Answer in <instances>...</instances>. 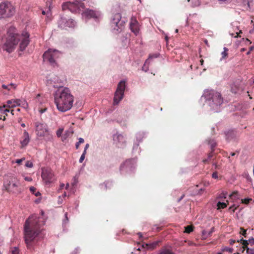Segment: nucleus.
I'll list each match as a JSON object with an SVG mask.
<instances>
[{
  "instance_id": "obj_1",
  "label": "nucleus",
  "mask_w": 254,
  "mask_h": 254,
  "mask_svg": "<svg viewBox=\"0 0 254 254\" xmlns=\"http://www.w3.org/2000/svg\"><path fill=\"white\" fill-rule=\"evenodd\" d=\"M8 36L4 43L2 49L8 53L12 52L17 44L19 43V50L24 51L29 43V34L26 31L21 34L15 33V29L10 27L8 31Z\"/></svg>"
},
{
  "instance_id": "obj_2",
  "label": "nucleus",
  "mask_w": 254,
  "mask_h": 254,
  "mask_svg": "<svg viewBox=\"0 0 254 254\" xmlns=\"http://www.w3.org/2000/svg\"><path fill=\"white\" fill-rule=\"evenodd\" d=\"M59 87L54 93L55 104L58 111L65 112L72 107L74 98L68 88L61 85Z\"/></svg>"
},
{
  "instance_id": "obj_3",
  "label": "nucleus",
  "mask_w": 254,
  "mask_h": 254,
  "mask_svg": "<svg viewBox=\"0 0 254 254\" xmlns=\"http://www.w3.org/2000/svg\"><path fill=\"white\" fill-rule=\"evenodd\" d=\"M40 218L36 215H31L25 221L24 226L25 242L28 249H31L32 241L41 232V226L44 224L42 221L41 223Z\"/></svg>"
},
{
  "instance_id": "obj_4",
  "label": "nucleus",
  "mask_w": 254,
  "mask_h": 254,
  "mask_svg": "<svg viewBox=\"0 0 254 254\" xmlns=\"http://www.w3.org/2000/svg\"><path fill=\"white\" fill-rule=\"evenodd\" d=\"M201 100H204L205 105L208 106L214 112H219L223 103V98L220 93L212 89L204 90L201 96Z\"/></svg>"
},
{
  "instance_id": "obj_5",
  "label": "nucleus",
  "mask_w": 254,
  "mask_h": 254,
  "mask_svg": "<svg viewBox=\"0 0 254 254\" xmlns=\"http://www.w3.org/2000/svg\"><path fill=\"white\" fill-rule=\"evenodd\" d=\"M14 13L15 8L10 2L5 1L0 3V18L10 17Z\"/></svg>"
},
{
  "instance_id": "obj_6",
  "label": "nucleus",
  "mask_w": 254,
  "mask_h": 254,
  "mask_svg": "<svg viewBox=\"0 0 254 254\" xmlns=\"http://www.w3.org/2000/svg\"><path fill=\"white\" fill-rule=\"evenodd\" d=\"M84 8V4L78 0L74 2L67 1L62 4L63 10H68L72 13H79Z\"/></svg>"
},
{
  "instance_id": "obj_7",
  "label": "nucleus",
  "mask_w": 254,
  "mask_h": 254,
  "mask_svg": "<svg viewBox=\"0 0 254 254\" xmlns=\"http://www.w3.org/2000/svg\"><path fill=\"white\" fill-rule=\"evenodd\" d=\"M20 183L19 181L15 177L10 178L4 183V187L9 192L18 193L20 192Z\"/></svg>"
},
{
  "instance_id": "obj_8",
  "label": "nucleus",
  "mask_w": 254,
  "mask_h": 254,
  "mask_svg": "<svg viewBox=\"0 0 254 254\" xmlns=\"http://www.w3.org/2000/svg\"><path fill=\"white\" fill-rule=\"evenodd\" d=\"M126 87V81L125 80H122L119 82L114 97L113 104L114 105H118L123 99Z\"/></svg>"
},
{
  "instance_id": "obj_9",
  "label": "nucleus",
  "mask_w": 254,
  "mask_h": 254,
  "mask_svg": "<svg viewBox=\"0 0 254 254\" xmlns=\"http://www.w3.org/2000/svg\"><path fill=\"white\" fill-rule=\"evenodd\" d=\"M58 25L60 28L67 29L74 28L76 26V22L71 18L62 16L58 21Z\"/></svg>"
},
{
  "instance_id": "obj_10",
  "label": "nucleus",
  "mask_w": 254,
  "mask_h": 254,
  "mask_svg": "<svg viewBox=\"0 0 254 254\" xmlns=\"http://www.w3.org/2000/svg\"><path fill=\"white\" fill-rule=\"evenodd\" d=\"M61 53L55 49H49L43 55L44 61L49 62L51 64H55L56 60L59 58Z\"/></svg>"
},
{
  "instance_id": "obj_11",
  "label": "nucleus",
  "mask_w": 254,
  "mask_h": 254,
  "mask_svg": "<svg viewBox=\"0 0 254 254\" xmlns=\"http://www.w3.org/2000/svg\"><path fill=\"white\" fill-rule=\"evenodd\" d=\"M122 16L120 13L115 14L111 21L112 30L115 32H121L124 27V23L121 21Z\"/></svg>"
},
{
  "instance_id": "obj_12",
  "label": "nucleus",
  "mask_w": 254,
  "mask_h": 254,
  "mask_svg": "<svg viewBox=\"0 0 254 254\" xmlns=\"http://www.w3.org/2000/svg\"><path fill=\"white\" fill-rule=\"evenodd\" d=\"M41 177L46 185H50L56 181L54 173L50 169H42Z\"/></svg>"
},
{
  "instance_id": "obj_13",
  "label": "nucleus",
  "mask_w": 254,
  "mask_h": 254,
  "mask_svg": "<svg viewBox=\"0 0 254 254\" xmlns=\"http://www.w3.org/2000/svg\"><path fill=\"white\" fill-rule=\"evenodd\" d=\"M136 159L131 158L127 160L120 166V170L122 172L131 173L132 172L136 167Z\"/></svg>"
},
{
  "instance_id": "obj_14",
  "label": "nucleus",
  "mask_w": 254,
  "mask_h": 254,
  "mask_svg": "<svg viewBox=\"0 0 254 254\" xmlns=\"http://www.w3.org/2000/svg\"><path fill=\"white\" fill-rule=\"evenodd\" d=\"M82 17L84 19L94 18L96 21H97L101 18L102 14L99 11L88 8L82 13Z\"/></svg>"
},
{
  "instance_id": "obj_15",
  "label": "nucleus",
  "mask_w": 254,
  "mask_h": 254,
  "mask_svg": "<svg viewBox=\"0 0 254 254\" xmlns=\"http://www.w3.org/2000/svg\"><path fill=\"white\" fill-rule=\"evenodd\" d=\"M35 130L36 135L39 137H43L48 132V128L46 124L36 122L35 123Z\"/></svg>"
},
{
  "instance_id": "obj_16",
  "label": "nucleus",
  "mask_w": 254,
  "mask_h": 254,
  "mask_svg": "<svg viewBox=\"0 0 254 254\" xmlns=\"http://www.w3.org/2000/svg\"><path fill=\"white\" fill-rule=\"evenodd\" d=\"M113 138L114 143L118 147L123 148L125 146L126 139L122 134L117 132L113 135Z\"/></svg>"
},
{
  "instance_id": "obj_17",
  "label": "nucleus",
  "mask_w": 254,
  "mask_h": 254,
  "mask_svg": "<svg viewBox=\"0 0 254 254\" xmlns=\"http://www.w3.org/2000/svg\"><path fill=\"white\" fill-rule=\"evenodd\" d=\"M237 3L244 6L247 10H254V0H237Z\"/></svg>"
},
{
  "instance_id": "obj_18",
  "label": "nucleus",
  "mask_w": 254,
  "mask_h": 254,
  "mask_svg": "<svg viewBox=\"0 0 254 254\" xmlns=\"http://www.w3.org/2000/svg\"><path fill=\"white\" fill-rule=\"evenodd\" d=\"M231 26L233 29V32L230 31V35L234 38L240 37V34L242 33V31L239 29L238 23L237 22H233L231 24Z\"/></svg>"
},
{
  "instance_id": "obj_19",
  "label": "nucleus",
  "mask_w": 254,
  "mask_h": 254,
  "mask_svg": "<svg viewBox=\"0 0 254 254\" xmlns=\"http://www.w3.org/2000/svg\"><path fill=\"white\" fill-rule=\"evenodd\" d=\"M51 82V84H53V86L55 88H59L60 85H61L62 87H63L64 84V80L63 79L60 78L58 76H54L52 77L50 80Z\"/></svg>"
},
{
  "instance_id": "obj_20",
  "label": "nucleus",
  "mask_w": 254,
  "mask_h": 254,
  "mask_svg": "<svg viewBox=\"0 0 254 254\" xmlns=\"http://www.w3.org/2000/svg\"><path fill=\"white\" fill-rule=\"evenodd\" d=\"M130 29L131 31L137 35L139 33L138 23L135 18H131L130 22Z\"/></svg>"
},
{
  "instance_id": "obj_21",
  "label": "nucleus",
  "mask_w": 254,
  "mask_h": 254,
  "mask_svg": "<svg viewBox=\"0 0 254 254\" xmlns=\"http://www.w3.org/2000/svg\"><path fill=\"white\" fill-rule=\"evenodd\" d=\"M30 140V137L28 132L26 130H24L23 132V136L21 137L20 143L21 147H24L26 146L29 143Z\"/></svg>"
},
{
  "instance_id": "obj_22",
  "label": "nucleus",
  "mask_w": 254,
  "mask_h": 254,
  "mask_svg": "<svg viewBox=\"0 0 254 254\" xmlns=\"http://www.w3.org/2000/svg\"><path fill=\"white\" fill-rule=\"evenodd\" d=\"M183 2L185 5L192 7L198 6L200 4L199 0H185Z\"/></svg>"
},
{
  "instance_id": "obj_23",
  "label": "nucleus",
  "mask_w": 254,
  "mask_h": 254,
  "mask_svg": "<svg viewBox=\"0 0 254 254\" xmlns=\"http://www.w3.org/2000/svg\"><path fill=\"white\" fill-rule=\"evenodd\" d=\"M20 100L19 99H11L6 101V107L14 108L20 106Z\"/></svg>"
},
{
  "instance_id": "obj_24",
  "label": "nucleus",
  "mask_w": 254,
  "mask_h": 254,
  "mask_svg": "<svg viewBox=\"0 0 254 254\" xmlns=\"http://www.w3.org/2000/svg\"><path fill=\"white\" fill-rule=\"evenodd\" d=\"M214 231V228H211L210 231L203 230L202 232V236L203 239H207L208 237L210 236L212 233Z\"/></svg>"
},
{
  "instance_id": "obj_25",
  "label": "nucleus",
  "mask_w": 254,
  "mask_h": 254,
  "mask_svg": "<svg viewBox=\"0 0 254 254\" xmlns=\"http://www.w3.org/2000/svg\"><path fill=\"white\" fill-rule=\"evenodd\" d=\"M240 241L242 242V243L244 245V246L246 247V248L247 247V245L249 244H251L252 245L254 244V238L253 237L249 239L248 240H245L242 239L240 240Z\"/></svg>"
},
{
  "instance_id": "obj_26",
  "label": "nucleus",
  "mask_w": 254,
  "mask_h": 254,
  "mask_svg": "<svg viewBox=\"0 0 254 254\" xmlns=\"http://www.w3.org/2000/svg\"><path fill=\"white\" fill-rule=\"evenodd\" d=\"M158 254H175L172 250L166 248H163L160 249Z\"/></svg>"
},
{
  "instance_id": "obj_27",
  "label": "nucleus",
  "mask_w": 254,
  "mask_h": 254,
  "mask_svg": "<svg viewBox=\"0 0 254 254\" xmlns=\"http://www.w3.org/2000/svg\"><path fill=\"white\" fill-rule=\"evenodd\" d=\"M145 136V133L143 131H139L136 134V142H140L142 141L143 137Z\"/></svg>"
},
{
  "instance_id": "obj_28",
  "label": "nucleus",
  "mask_w": 254,
  "mask_h": 254,
  "mask_svg": "<svg viewBox=\"0 0 254 254\" xmlns=\"http://www.w3.org/2000/svg\"><path fill=\"white\" fill-rule=\"evenodd\" d=\"M2 87L4 89L9 91L11 89H15L16 88V85L13 83H10L7 85L2 84Z\"/></svg>"
},
{
  "instance_id": "obj_29",
  "label": "nucleus",
  "mask_w": 254,
  "mask_h": 254,
  "mask_svg": "<svg viewBox=\"0 0 254 254\" xmlns=\"http://www.w3.org/2000/svg\"><path fill=\"white\" fill-rule=\"evenodd\" d=\"M44 137H45V140L47 142H51L53 140V135L49 131L46 132V134Z\"/></svg>"
},
{
  "instance_id": "obj_30",
  "label": "nucleus",
  "mask_w": 254,
  "mask_h": 254,
  "mask_svg": "<svg viewBox=\"0 0 254 254\" xmlns=\"http://www.w3.org/2000/svg\"><path fill=\"white\" fill-rule=\"evenodd\" d=\"M223 50V51L221 53L222 58H221L220 61L225 59L228 56V49L227 48L224 47Z\"/></svg>"
},
{
  "instance_id": "obj_31",
  "label": "nucleus",
  "mask_w": 254,
  "mask_h": 254,
  "mask_svg": "<svg viewBox=\"0 0 254 254\" xmlns=\"http://www.w3.org/2000/svg\"><path fill=\"white\" fill-rule=\"evenodd\" d=\"M227 204L225 202H222L220 201H218L217 203V209H223L226 207Z\"/></svg>"
},
{
  "instance_id": "obj_32",
  "label": "nucleus",
  "mask_w": 254,
  "mask_h": 254,
  "mask_svg": "<svg viewBox=\"0 0 254 254\" xmlns=\"http://www.w3.org/2000/svg\"><path fill=\"white\" fill-rule=\"evenodd\" d=\"M68 223V218L67 217V213L66 212L64 214V219L63 220V227H65L66 225Z\"/></svg>"
},
{
  "instance_id": "obj_33",
  "label": "nucleus",
  "mask_w": 254,
  "mask_h": 254,
  "mask_svg": "<svg viewBox=\"0 0 254 254\" xmlns=\"http://www.w3.org/2000/svg\"><path fill=\"white\" fill-rule=\"evenodd\" d=\"M242 202L245 204H249L251 202H254L253 200L251 198H245L241 199Z\"/></svg>"
},
{
  "instance_id": "obj_34",
  "label": "nucleus",
  "mask_w": 254,
  "mask_h": 254,
  "mask_svg": "<svg viewBox=\"0 0 254 254\" xmlns=\"http://www.w3.org/2000/svg\"><path fill=\"white\" fill-rule=\"evenodd\" d=\"M149 64V60H146L143 66L142 67V70L145 72H147L148 70V66H146V65H148Z\"/></svg>"
},
{
  "instance_id": "obj_35",
  "label": "nucleus",
  "mask_w": 254,
  "mask_h": 254,
  "mask_svg": "<svg viewBox=\"0 0 254 254\" xmlns=\"http://www.w3.org/2000/svg\"><path fill=\"white\" fill-rule=\"evenodd\" d=\"M84 142V140L83 138L79 137L78 138V141L76 142L75 144V148L76 149H78L80 144L83 143Z\"/></svg>"
},
{
  "instance_id": "obj_36",
  "label": "nucleus",
  "mask_w": 254,
  "mask_h": 254,
  "mask_svg": "<svg viewBox=\"0 0 254 254\" xmlns=\"http://www.w3.org/2000/svg\"><path fill=\"white\" fill-rule=\"evenodd\" d=\"M208 144L210 145L212 149H213L216 145V141L213 139H211L209 140Z\"/></svg>"
},
{
  "instance_id": "obj_37",
  "label": "nucleus",
  "mask_w": 254,
  "mask_h": 254,
  "mask_svg": "<svg viewBox=\"0 0 254 254\" xmlns=\"http://www.w3.org/2000/svg\"><path fill=\"white\" fill-rule=\"evenodd\" d=\"M193 231V227L191 226H187L185 227V232L190 233Z\"/></svg>"
},
{
  "instance_id": "obj_38",
  "label": "nucleus",
  "mask_w": 254,
  "mask_h": 254,
  "mask_svg": "<svg viewBox=\"0 0 254 254\" xmlns=\"http://www.w3.org/2000/svg\"><path fill=\"white\" fill-rule=\"evenodd\" d=\"M159 56V54H154L150 55L148 59H147L146 60H149V62L150 63V61L151 59H154V58H156L158 57Z\"/></svg>"
},
{
  "instance_id": "obj_39",
  "label": "nucleus",
  "mask_w": 254,
  "mask_h": 254,
  "mask_svg": "<svg viewBox=\"0 0 254 254\" xmlns=\"http://www.w3.org/2000/svg\"><path fill=\"white\" fill-rule=\"evenodd\" d=\"M139 142H136L134 143L133 147H132V151L133 152H135V151H137V150L138 148L139 147Z\"/></svg>"
},
{
  "instance_id": "obj_40",
  "label": "nucleus",
  "mask_w": 254,
  "mask_h": 254,
  "mask_svg": "<svg viewBox=\"0 0 254 254\" xmlns=\"http://www.w3.org/2000/svg\"><path fill=\"white\" fill-rule=\"evenodd\" d=\"M11 254H19V251L17 247H14L11 250Z\"/></svg>"
},
{
  "instance_id": "obj_41",
  "label": "nucleus",
  "mask_w": 254,
  "mask_h": 254,
  "mask_svg": "<svg viewBox=\"0 0 254 254\" xmlns=\"http://www.w3.org/2000/svg\"><path fill=\"white\" fill-rule=\"evenodd\" d=\"M20 104H21L20 106H21L23 108H25V109L28 108V103L25 101H20Z\"/></svg>"
},
{
  "instance_id": "obj_42",
  "label": "nucleus",
  "mask_w": 254,
  "mask_h": 254,
  "mask_svg": "<svg viewBox=\"0 0 254 254\" xmlns=\"http://www.w3.org/2000/svg\"><path fill=\"white\" fill-rule=\"evenodd\" d=\"M246 253L247 254H254V249H249L248 247H247Z\"/></svg>"
},
{
  "instance_id": "obj_43",
  "label": "nucleus",
  "mask_w": 254,
  "mask_h": 254,
  "mask_svg": "<svg viewBox=\"0 0 254 254\" xmlns=\"http://www.w3.org/2000/svg\"><path fill=\"white\" fill-rule=\"evenodd\" d=\"M86 153H85V152H83L82 154H81V156H80V158L79 160V163H82L83 162V161L84 160V159H85V155H86Z\"/></svg>"
},
{
  "instance_id": "obj_44",
  "label": "nucleus",
  "mask_w": 254,
  "mask_h": 254,
  "mask_svg": "<svg viewBox=\"0 0 254 254\" xmlns=\"http://www.w3.org/2000/svg\"><path fill=\"white\" fill-rule=\"evenodd\" d=\"M158 243L157 242H154L151 244H150L149 245L146 244V246L149 247V248L151 249H153L157 245Z\"/></svg>"
},
{
  "instance_id": "obj_45",
  "label": "nucleus",
  "mask_w": 254,
  "mask_h": 254,
  "mask_svg": "<svg viewBox=\"0 0 254 254\" xmlns=\"http://www.w3.org/2000/svg\"><path fill=\"white\" fill-rule=\"evenodd\" d=\"M63 128H59L56 132V134L58 137H60L63 133Z\"/></svg>"
},
{
  "instance_id": "obj_46",
  "label": "nucleus",
  "mask_w": 254,
  "mask_h": 254,
  "mask_svg": "<svg viewBox=\"0 0 254 254\" xmlns=\"http://www.w3.org/2000/svg\"><path fill=\"white\" fill-rule=\"evenodd\" d=\"M25 165L26 167H28V168H32L33 166V163L29 161H27L26 162Z\"/></svg>"
},
{
  "instance_id": "obj_47",
  "label": "nucleus",
  "mask_w": 254,
  "mask_h": 254,
  "mask_svg": "<svg viewBox=\"0 0 254 254\" xmlns=\"http://www.w3.org/2000/svg\"><path fill=\"white\" fill-rule=\"evenodd\" d=\"M223 251L228 252L229 253H232L233 249L229 247H225L223 249Z\"/></svg>"
},
{
  "instance_id": "obj_48",
  "label": "nucleus",
  "mask_w": 254,
  "mask_h": 254,
  "mask_svg": "<svg viewBox=\"0 0 254 254\" xmlns=\"http://www.w3.org/2000/svg\"><path fill=\"white\" fill-rule=\"evenodd\" d=\"M230 197L232 198H237L238 197V192H235L234 193H233L232 194H231L230 195Z\"/></svg>"
},
{
  "instance_id": "obj_49",
  "label": "nucleus",
  "mask_w": 254,
  "mask_h": 254,
  "mask_svg": "<svg viewBox=\"0 0 254 254\" xmlns=\"http://www.w3.org/2000/svg\"><path fill=\"white\" fill-rule=\"evenodd\" d=\"M245 178H246V179L250 182H252V178H251L250 176L247 174V173H245Z\"/></svg>"
},
{
  "instance_id": "obj_50",
  "label": "nucleus",
  "mask_w": 254,
  "mask_h": 254,
  "mask_svg": "<svg viewBox=\"0 0 254 254\" xmlns=\"http://www.w3.org/2000/svg\"><path fill=\"white\" fill-rule=\"evenodd\" d=\"M25 160V158H22L21 159H16L15 161V163L20 164L23 161Z\"/></svg>"
},
{
  "instance_id": "obj_51",
  "label": "nucleus",
  "mask_w": 254,
  "mask_h": 254,
  "mask_svg": "<svg viewBox=\"0 0 254 254\" xmlns=\"http://www.w3.org/2000/svg\"><path fill=\"white\" fill-rule=\"evenodd\" d=\"M241 233H242V234L244 236L246 237L247 232L246 230L243 228H241Z\"/></svg>"
},
{
  "instance_id": "obj_52",
  "label": "nucleus",
  "mask_w": 254,
  "mask_h": 254,
  "mask_svg": "<svg viewBox=\"0 0 254 254\" xmlns=\"http://www.w3.org/2000/svg\"><path fill=\"white\" fill-rule=\"evenodd\" d=\"M105 187L107 189L108 188L107 185H109V187H110L112 185V183L111 182H107L104 183Z\"/></svg>"
},
{
  "instance_id": "obj_53",
  "label": "nucleus",
  "mask_w": 254,
  "mask_h": 254,
  "mask_svg": "<svg viewBox=\"0 0 254 254\" xmlns=\"http://www.w3.org/2000/svg\"><path fill=\"white\" fill-rule=\"evenodd\" d=\"M212 177L213 178L217 179L218 178V176L217 172H215L213 173V174L212 175Z\"/></svg>"
},
{
  "instance_id": "obj_54",
  "label": "nucleus",
  "mask_w": 254,
  "mask_h": 254,
  "mask_svg": "<svg viewBox=\"0 0 254 254\" xmlns=\"http://www.w3.org/2000/svg\"><path fill=\"white\" fill-rule=\"evenodd\" d=\"M89 144L88 143H87L85 146V147H84V151L83 152H85V153H86L87 152V150L88 149V148H89Z\"/></svg>"
},
{
  "instance_id": "obj_55",
  "label": "nucleus",
  "mask_w": 254,
  "mask_h": 254,
  "mask_svg": "<svg viewBox=\"0 0 254 254\" xmlns=\"http://www.w3.org/2000/svg\"><path fill=\"white\" fill-rule=\"evenodd\" d=\"M24 179L25 181L28 182H31L32 180V178L29 177H25Z\"/></svg>"
},
{
  "instance_id": "obj_56",
  "label": "nucleus",
  "mask_w": 254,
  "mask_h": 254,
  "mask_svg": "<svg viewBox=\"0 0 254 254\" xmlns=\"http://www.w3.org/2000/svg\"><path fill=\"white\" fill-rule=\"evenodd\" d=\"M30 191L32 192L33 194L36 190V189L34 187H31L29 189Z\"/></svg>"
},
{
  "instance_id": "obj_57",
  "label": "nucleus",
  "mask_w": 254,
  "mask_h": 254,
  "mask_svg": "<svg viewBox=\"0 0 254 254\" xmlns=\"http://www.w3.org/2000/svg\"><path fill=\"white\" fill-rule=\"evenodd\" d=\"M9 112H10L9 110H8V109H5V110H3V114H4L7 115V113Z\"/></svg>"
},
{
  "instance_id": "obj_58",
  "label": "nucleus",
  "mask_w": 254,
  "mask_h": 254,
  "mask_svg": "<svg viewBox=\"0 0 254 254\" xmlns=\"http://www.w3.org/2000/svg\"><path fill=\"white\" fill-rule=\"evenodd\" d=\"M6 107V105H4L3 106V107H0V110L1 111V112L3 113V110H5V107Z\"/></svg>"
},
{
  "instance_id": "obj_59",
  "label": "nucleus",
  "mask_w": 254,
  "mask_h": 254,
  "mask_svg": "<svg viewBox=\"0 0 254 254\" xmlns=\"http://www.w3.org/2000/svg\"><path fill=\"white\" fill-rule=\"evenodd\" d=\"M236 241L235 240H230V244L231 245H233L235 243Z\"/></svg>"
},
{
  "instance_id": "obj_60",
  "label": "nucleus",
  "mask_w": 254,
  "mask_h": 254,
  "mask_svg": "<svg viewBox=\"0 0 254 254\" xmlns=\"http://www.w3.org/2000/svg\"><path fill=\"white\" fill-rule=\"evenodd\" d=\"M204 42L205 43V44L208 46V47H209V45L208 44V41L206 40V39H205L204 40Z\"/></svg>"
},
{
  "instance_id": "obj_61",
  "label": "nucleus",
  "mask_w": 254,
  "mask_h": 254,
  "mask_svg": "<svg viewBox=\"0 0 254 254\" xmlns=\"http://www.w3.org/2000/svg\"><path fill=\"white\" fill-rule=\"evenodd\" d=\"M185 196V195L184 194H183L181 197L180 198L178 199V201L179 202Z\"/></svg>"
},
{
  "instance_id": "obj_62",
  "label": "nucleus",
  "mask_w": 254,
  "mask_h": 254,
  "mask_svg": "<svg viewBox=\"0 0 254 254\" xmlns=\"http://www.w3.org/2000/svg\"><path fill=\"white\" fill-rule=\"evenodd\" d=\"M34 194L36 196H38L39 195H40V193L39 191H37L36 193H34Z\"/></svg>"
},
{
  "instance_id": "obj_63",
  "label": "nucleus",
  "mask_w": 254,
  "mask_h": 254,
  "mask_svg": "<svg viewBox=\"0 0 254 254\" xmlns=\"http://www.w3.org/2000/svg\"><path fill=\"white\" fill-rule=\"evenodd\" d=\"M223 197H224V198L226 197L225 194H223L222 195H221L218 197V198H223Z\"/></svg>"
},
{
  "instance_id": "obj_64",
  "label": "nucleus",
  "mask_w": 254,
  "mask_h": 254,
  "mask_svg": "<svg viewBox=\"0 0 254 254\" xmlns=\"http://www.w3.org/2000/svg\"><path fill=\"white\" fill-rule=\"evenodd\" d=\"M249 32H250V33H251V34H252V33H254V27H253V28L252 30H250V31H249Z\"/></svg>"
}]
</instances>
